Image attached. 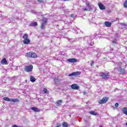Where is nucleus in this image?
<instances>
[{"label": "nucleus", "mask_w": 127, "mask_h": 127, "mask_svg": "<svg viewBox=\"0 0 127 127\" xmlns=\"http://www.w3.org/2000/svg\"><path fill=\"white\" fill-rule=\"evenodd\" d=\"M100 77H102V79L104 80H108L111 77L110 75V73L107 72L106 71L101 72L99 74Z\"/></svg>", "instance_id": "1"}, {"label": "nucleus", "mask_w": 127, "mask_h": 127, "mask_svg": "<svg viewBox=\"0 0 127 127\" xmlns=\"http://www.w3.org/2000/svg\"><path fill=\"white\" fill-rule=\"evenodd\" d=\"M27 57H30V58H36L37 55L35 53L32 52L27 53L26 54Z\"/></svg>", "instance_id": "2"}, {"label": "nucleus", "mask_w": 127, "mask_h": 127, "mask_svg": "<svg viewBox=\"0 0 127 127\" xmlns=\"http://www.w3.org/2000/svg\"><path fill=\"white\" fill-rule=\"evenodd\" d=\"M108 101H109V97H104L102 99L99 100L98 103L100 105H102L103 104H106V102H108Z\"/></svg>", "instance_id": "3"}, {"label": "nucleus", "mask_w": 127, "mask_h": 127, "mask_svg": "<svg viewBox=\"0 0 127 127\" xmlns=\"http://www.w3.org/2000/svg\"><path fill=\"white\" fill-rule=\"evenodd\" d=\"M32 69H33V65L30 64L28 66H25L24 70V71H26V72H31V71H32Z\"/></svg>", "instance_id": "4"}, {"label": "nucleus", "mask_w": 127, "mask_h": 127, "mask_svg": "<svg viewBox=\"0 0 127 127\" xmlns=\"http://www.w3.org/2000/svg\"><path fill=\"white\" fill-rule=\"evenodd\" d=\"M80 72L79 71L73 72L68 74V76L69 77H72V76L77 77V76H79V75H80Z\"/></svg>", "instance_id": "5"}, {"label": "nucleus", "mask_w": 127, "mask_h": 127, "mask_svg": "<svg viewBox=\"0 0 127 127\" xmlns=\"http://www.w3.org/2000/svg\"><path fill=\"white\" fill-rule=\"evenodd\" d=\"M71 89H73V90H79V85L78 84H73L71 85Z\"/></svg>", "instance_id": "6"}, {"label": "nucleus", "mask_w": 127, "mask_h": 127, "mask_svg": "<svg viewBox=\"0 0 127 127\" xmlns=\"http://www.w3.org/2000/svg\"><path fill=\"white\" fill-rule=\"evenodd\" d=\"M98 6H99L100 9L101 10H103L104 9H106V6H105L102 3H98Z\"/></svg>", "instance_id": "7"}, {"label": "nucleus", "mask_w": 127, "mask_h": 127, "mask_svg": "<svg viewBox=\"0 0 127 127\" xmlns=\"http://www.w3.org/2000/svg\"><path fill=\"white\" fill-rule=\"evenodd\" d=\"M67 61L70 63H74L75 62H77V59L74 58L68 59Z\"/></svg>", "instance_id": "8"}, {"label": "nucleus", "mask_w": 127, "mask_h": 127, "mask_svg": "<svg viewBox=\"0 0 127 127\" xmlns=\"http://www.w3.org/2000/svg\"><path fill=\"white\" fill-rule=\"evenodd\" d=\"M1 64H2V65H7V61H6V59L5 58H3L1 61Z\"/></svg>", "instance_id": "9"}, {"label": "nucleus", "mask_w": 127, "mask_h": 127, "mask_svg": "<svg viewBox=\"0 0 127 127\" xmlns=\"http://www.w3.org/2000/svg\"><path fill=\"white\" fill-rule=\"evenodd\" d=\"M31 109L32 111H34V112H36L37 113H39V112H40V110L39 109L34 107H32Z\"/></svg>", "instance_id": "10"}, {"label": "nucleus", "mask_w": 127, "mask_h": 127, "mask_svg": "<svg viewBox=\"0 0 127 127\" xmlns=\"http://www.w3.org/2000/svg\"><path fill=\"white\" fill-rule=\"evenodd\" d=\"M62 103H63L62 100H59L57 101V102H56L57 107H59V106H61V105L62 104Z\"/></svg>", "instance_id": "11"}, {"label": "nucleus", "mask_w": 127, "mask_h": 127, "mask_svg": "<svg viewBox=\"0 0 127 127\" xmlns=\"http://www.w3.org/2000/svg\"><path fill=\"white\" fill-rule=\"evenodd\" d=\"M104 24L107 26V27H111L112 26V23L111 22L106 21L104 23Z\"/></svg>", "instance_id": "12"}, {"label": "nucleus", "mask_w": 127, "mask_h": 127, "mask_svg": "<svg viewBox=\"0 0 127 127\" xmlns=\"http://www.w3.org/2000/svg\"><path fill=\"white\" fill-rule=\"evenodd\" d=\"M47 20H48V19L47 18H43V19L42 20V23L47 24Z\"/></svg>", "instance_id": "13"}, {"label": "nucleus", "mask_w": 127, "mask_h": 127, "mask_svg": "<svg viewBox=\"0 0 127 127\" xmlns=\"http://www.w3.org/2000/svg\"><path fill=\"white\" fill-rule=\"evenodd\" d=\"M122 113L124 114L125 115H127V107H124L122 109Z\"/></svg>", "instance_id": "14"}, {"label": "nucleus", "mask_w": 127, "mask_h": 127, "mask_svg": "<svg viewBox=\"0 0 127 127\" xmlns=\"http://www.w3.org/2000/svg\"><path fill=\"white\" fill-rule=\"evenodd\" d=\"M23 42L24 44H28V43H30V40H29V39H27L26 40H24L23 41Z\"/></svg>", "instance_id": "15"}, {"label": "nucleus", "mask_w": 127, "mask_h": 127, "mask_svg": "<svg viewBox=\"0 0 127 127\" xmlns=\"http://www.w3.org/2000/svg\"><path fill=\"white\" fill-rule=\"evenodd\" d=\"M37 23L36 22H34L29 24V26H37Z\"/></svg>", "instance_id": "16"}, {"label": "nucleus", "mask_w": 127, "mask_h": 127, "mask_svg": "<svg viewBox=\"0 0 127 127\" xmlns=\"http://www.w3.org/2000/svg\"><path fill=\"white\" fill-rule=\"evenodd\" d=\"M89 114H90V115H92V116H97L98 115V113L95 112V111L89 112Z\"/></svg>", "instance_id": "17"}, {"label": "nucleus", "mask_w": 127, "mask_h": 127, "mask_svg": "<svg viewBox=\"0 0 127 127\" xmlns=\"http://www.w3.org/2000/svg\"><path fill=\"white\" fill-rule=\"evenodd\" d=\"M119 72L121 73V74H124V73H125L126 70H125V68H122V67H119Z\"/></svg>", "instance_id": "18"}, {"label": "nucleus", "mask_w": 127, "mask_h": 127, "mask_svg": "<svg viewBox=\"0 0 127 127\" xmlns=\"http://www.w3.org/2000/svg\"><path fill=\"white\" fill-rule=\"evenodd\" d=\"M10 102H11L12 103H18L19 102V100L16 98L11 99Z\"/></svg>", "instance_id": "19"}, {"label": "nucleus", "mask_w": 127, "mask_h": 127, "mask_svg": "<svg viewBox=\"0 0 127 127\" xmlns=\"http://www.w3.org/2000/svg\"><path fill=\"white\" fill-rule=\"evenodd\" d=\"M3 100L4 101H5L6 102H10L11 99H9L8 97H5L3 98Z\"/></svg>", "instance_id": "20"}, {"label": "nucleus", "mask_w": 127, "mask_h": 127, "mask_svg": "<svg viewBox=\"0 0 127 127\" xmlns=\"http://www.w3.org/2000/svg\"><path fill=\"white\" fill-rule=\"evenodd\" d=\"M45 26H46V24H43V23H41V29H45Z\"/></svg>", "instance_id": "21"}, {"label": "nucleus", "mask_w": 127, "mask_h": 127, "mask_svg": "<svg viewBox=\"0 0 127 127\" xmlns=\"http://www.w3.org/2000/svg\"><path fill=\"white\" fill-rule=\"evenodd\" d=\"M35 78H34L33 76L30 77V81L31 82H32V83L34 82L35 81H36Z\"/></svg>", "instance_id": "22"}, {"label": "nucleus", "mask_w": 127, "mask_h": 127, "mask_svg": "<svg viewBox=\"0 0 127 127\" xmlns=\"http://www.w3.org/2000/svg\"><path fill=\"white\" fill-rule=\"evenodd\" d=\"M23 38L24 39V40L26 39H28V35H27L26 34H25L23 36Z\"/></svg>", "instance_id": "23"}, {"label": "nucleus", "mask_w": 127, "mask_h": 127, "mask_svg": "<svg viewBox=\"0 0 127 127\" xmlns=\"http://www.w3.org/2000/svg\"><path fill=\"white\" fill-rule=\"evenodd\" d=\"M86 5L87 6V7H88V8L91 7V4H90V2L89 1H86Z\"/></svg>", "instance_id": "24"}, {"label": "nucleus", "mask_w": 127, "mask_h": 127, "mask_svg": "<svg viewBox=\"0 0 127 127\" xmlns=\"http://www.w3.org/2000/svg\"><path fill=\"white\" fill-rule=\"evenodd\" d=\"M63 127H68V124L66 122H64L63 123Z\"/></svg>", "instance_id": "25"}, {"label": "nucleus", "mask_w": 127, "mask_h": 127, "mask_svg": "<svg viewBox=\"0 0 127 127\" xmlns=\"http://www.w3.org/2000/svg\"><path fill=\"white\" fill-rule=\"evenodd\" d=\"M88 45H89V46H94V41H91V43H88Z\"/></svg>", "instance_id": "26"}, {"label": "nucleus", "mask_w": 127, "mask_h": 127, "mask_svg": "<svg viewBox=\"0 0 127 127\" xmlns=\"http://www.w3.org/2000/svg\"><path fill=\"white\" fill-rule=\"evenodd\" d=\"M43 92H44V93H48V90H47V88H44L43 90Z\"/></svg>", "instance_id": "27"}, {"label": "nucleus", "mask_w": 127, "mask_h": 127, "mask_svg": "<svg viewBox=\"0 0 127 127\" xmlns=\"http://www.w3.org/2000/svg\"><path fill=\"white\" fill-rule=\"evenodd\" d=\"M124 7L127 8V0H126L124 3Z\"/></svg>", "instance_id": "28"}, {"label": "nucleus", "mask_w": 127, "mask_h": 127, "mask_svg": "<svg viewBox=\"0 0 127 127\" xmlns=\"http://www.w3.org/2000/svg\"><path fill=\"white\" fill-rule=\"evenodd\" d=\"M121 25H123V26H124V27H127V24L125 23H121Z\"/></svg>", "instance_id": "29"}, {"label": "nucleus", "mask_w": 127, "mask_h": 127, "mask_svg": "<svg viewBox=\"0 0 127 127\" xmlns=\"http://www.w3.org/2000/svg\"><path fill=\"white\" fill-rule=\"evenodd\" d=\"M83 10H85L86 11H90L91 10V8H89V9L87 8H83Z\"/></svg>", "instance_id": "30"}, {"label": "nucleus", "mask_w": 127, "mask_h": 127, "mask_svg": "<svg viewBox=\"0 0 127 127\" xmlns=\"http://www.w3.org/2000/svg\"><path fill=\"white\" fill-rule=\"evenodd\" d=\"M38 1H39V2L40 3H43V0H38Z\"/></svg>", "instance_id": "31"}, {"label": "nucleus", "mask_w": 127, "mask_h": 127, "mask_svg": "<svg viewBox=\"0 0 127 127\" xmlns=\"http://www.w3.org/2000/svg\"><path fill=\"white\" fill-rule=\"evenodd\" d=\"M91 66H94V61H92L90 64Z\"/></svg>", "instance_id": "32"}, {"label": "nucleus", "mask_w": 127, "mask_h": 127, "mask_svg": "<svg viewBox=\"0 0 127 127\" xmlns=\"http://www.w3.org/2000/svg\"><path fill=\"white\" fill-rule=\"evenodd\" d=\"M75 16H76V15H75L74 14H71V17H75Z\"/></svg>", "instance_id": "33"}, {"label": "nucleus", "mask_w": 127, "mask_h": 127, "mask_svg": "<svg viewBox=\"0 0 127 127\" xmlns=\"http://www.w3.org/2000/svg\"><path fill=\"white\" fill-rule=\"evenodd\" d=\"M115 107H119V103H115Z\"/></svg>", "instance_id": "34"}, {"label": "nucleus", "mask_w": 127, "mask_h": 127, "mask_svg": "<svg viewBox=\"0 0 127 127\" xmlns=\"http://www.w3.org/2000/svg\"><path fill=\"white\" fill-rule=\"evenodd\" d=\"M83 94H84V95H86V94H87V92L86 91L83 92Z\"/></svg>", "instance_id": "35"}]
</instances>
